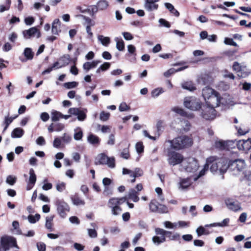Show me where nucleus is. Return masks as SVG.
<instances>
[{"mask_svg":"<svg viewBox=\"0 0 251 251\" xmlns=\"http://www.w3.org/2000/svg\"><path fill=\"white\" fill-rule=\"evenodd\" d=\"M226 203L229 209L234 211H237L241 208L240 203L237 201L228 199L226 201Z\"/></svg>","mask_w":251,"mask_h":251,"instance_id":"obj_13","label":"nucleus"},{"mask_svg":"<svg viewBox=\"0 0 251 251\" xmlns=\"http://www.w3.org/2000/svg\"><path fill=\"white\" fill-rule=\"evenodd\" d=\"M61 139L64 142L68 143L71 142L72 138L69 135L67 134L66 133H64L61 138Z\"/></svg>","mask_w":251,"mask_h":251,"instance_id":"obj_59","label":"nucleus"},{"mask_svg":"<svg viewBox=\"0 0 251 251\" xmlns=\"http://www.w3.org/2000/svg\"><path fill=\"white\" fill-rule=\"evenodd\" d=\"M190 178L187 177L180 179L179 185L182 189H186L190 187L192 184Z\"/></svg>","mask_w":251,"mask_h":251,"instance_id":"obj_25","label":"nucleus"},{"mask_svg":"<svg viewBox=\"0 0 251 251\" xmlns=\"http://www.w3.org/2000/svg\"><path fill=\"white\" fill-rule=\"evenodd\" d=\"M98 8L100 10L106 9L109 6L108 2L106 0H100L97 3Z\"/></svg>","mask_w":251,"mask_h":251,"instance_id":"obj_36","label":"nucleus"},{"mask_svg":"<svg viewBox=\"0 0 251 251\" xmlns=\"http://www.w3.org/2000/svg\"><path fill=\"white\" fill-rule=\"evenodd\" d=\"M54 217V215L50 216V217H47L46 218V227L49 229L50 231H53L52 228V221L53 220V218Z\"/></svg>","mask_w":251,"mask_h":251,"instance_id":"obj_33","label":"nucleus"},{"mask_svg":"<svg viewBox=\"0 0 251 251\" xmlns=\"http://www.w3.org/2000/svg\"><path fill=\"white\" fill-rule=\"evenodd\" d=\"M55 205L58 214L61 218H65L67 216V212L70 210L69 205L64 201L60 200L56 201Z\"/></svg>","mask_w":251,"mask_h":251,"instance_id":"obj_9","label":"nucleus"},{"mask_svg":"<svg viewBox=\"0 0 251 251\" xmlns=\"http://www.w3.org/2000/svg\"><path fill=\"white\" fill-rule=\"evenodd\" d=\"M167 142L170 143L171 148L175 151H179L191 147L193 144L192 138L187 135L178 136Z\"/></svg>","mask_w":251,"mask_h":251,"instance_id":"obj_3","label":"nucleus"},{"mask_svg":"<svg viewBox=\"0 0 251 251\" xmlns=\"http://www.w3.org/2000/svg\"><path fill=\"white\" fill-rule=\"evenodd\" d=\"M24 37L26 39H29L35 36L37 38L41 37V34L40 30L36 27H32L27 30L23 31Z\"/></svg>","mask_w":251,"mask_h":251,"instance_id":"obj_11","label":"nucleus"},{"mask_svg":"<svg viewBox=\"0 0 251 251\" xmlns=\"http://www.w3.org/2000/svg\"><path fill=\"white\" fill-rule=\"evenodd\" d=\"M27 218L30 223L34 224L40 220V215L38 213L35 215H29Z\"/></svg>","mask_w":251,"mask_h":251,"instance_id":"obj_39","label":"nucleus"},{"mask_svg":"<svg viewBox=\"0 0 251 251\" xmlns=\"http://www.w3.org/2000/svg\"><path fill=\"white\" fill-rule=\"evenodd\" d=\"M108 206L112 209V213L114 215H118L122 211V208L116 204H113L108 201Z\"/></svg>","mask_w":251,"mask_h":251,"instance_id":"obj_24","label":"nucleus"},{"mask_svg":"<svg viewBox=\"0 0 251 251\" xmlns=\"http://www.w3.org/2000/svg\"><path fill=\"white\" fill-rule=\"evenodd\" d=\"M138 192L133 189H131L128 193V198L131 199L134 202H138L139 201Z\"/></svg>","mask_w":251,"mask_h":251,"instance_id":"obj_26","label":"nucleus"},{"mask_svg":"<svg viewBox=\"0 0 251 251\" xmlns=\"http://www.w3.org/2000/svg\"><path fill=\"white\" fill-rule=\"evenodd\" d=\"M24 54L27 60H31L34 57V52L31 48H26L25 49Z\"/></svg>","mask_w":251,"mask_h":251,"instance_id":"obj_34","label":"nucleus"},{"mask_svg":"<svg viewBox=\"0 0 251 251\" xmlns=\"http://www.w3.org/2000/svg\"><path fill=\"white\" fill-rule=\"evenodd\" d=\"M29 182L26 188L27 190H30L35 185L36 181V176L34 170L32 168L29 170Z\"/></svg>","mask_w":251,"mask_h":251,"instance_id":"obj_16","label":"nucleus"},{"mask_svg":"<svg viewBox=\"0 0 251 251\" xmlns=\"http://www.w3.org/2000/svg\"><path fill=\"white\" fill-rule=\"evenodd\" d=\"M88 234L90 237L91 238H96L98 236V233L97 231L95 229H88Z\"/></svg>","mask_w":251,"mask_h":251,"instance_id":"obj_56","label":"nucleus"},{"mask_svg":"<svg viewBox=\"0 0 251 251\" xmlns=\"http://www.w3.org/2000/svg\"><path fill=\"white\" fill-rule=\"evenodd\" d=\"M245 168V162L243 160L235 159L229 160L228 170L231 172L233 176H239Z\"/></svg>","mask_w":251,"mask_h":251,"instance_id":"obj_4","label":"nucleus"},{"mask_svg":"<svg viewBox=\"0 0 251 251\" xmlns=\"http://www.w3.org/2000/svg\"><path fill=\"white\" fill-rule=\"evenodd\" d=\"M78 83L75 81L68 82L64 83L63 86L67 89H72L76 87Z\"/></svg>","mask_w":251,"mask_h":251,"instance_id":"obj_42","label":"nucleus"},{"mask_svg":"<svg viewBox=\"0 0 251 251\" xmlns=\"http://www.w3.org/2000/svg\"><path fill=\"white\" fill-rule=\"evenodd\" d=\"M24 133V131L21 128H15L11 133V136L13 138H20Z\"/></svg>","mask_w":251,"mask_h":251,"instance_id":"obj_31","label":"nucleus"},{"mask_svg":"<svg viewBox=\"0 0 251 251\" xmlns=\"http://www.w3.org/2000/svg\"><path fill=\"white\" fill-rule=\"evenodd\" d=\"M123 35L124 36V38L126 40H131L133 39V36L129 32H123Z\"/></svg>","mask_w":251,"mask_h":251,"instance_id":"obj_63","label":"nucleus"},{"mask_svg":"<svg viewBox=\"0 0 251 251\" xmlns=\"http://www.w3.org/2000/svg\"><path fill=\"white\" fill-rule=\"evenodd\" d=\"M82 16L83 17V19L85 20V22L86 23V24L87 25H90V26L94 25L95 22L94 21H93L91 18H90L89 17L85 16Z\"/></svg>","mask_w":251,"mask_h":251,"instance_id":"obj_58","label":"nucleus"},{"mask_svg":"<svg viewBox=\"0 0 251 251\" xmlns=\"http://www.w3.org/2000/svg\"><path fill=\"white\" fill-rule=\"evenodd\" d=\"M209 166V163H207V162L206 161L203 169L200 172L198 176L201 177L203 176L205 174V171L208 170Z\"/></svg>","mask_w":251,"mask_h":251,"instance_id":"obj_57","label":"nucleus"},{"mask_svg":"<svg viewBox=\"0 0 251 251\" xmlns=\"http://www.w3.org/2000/svg\"><path fill=\"white\" fill-rule=\"evenodd\" d=\"M174 111L182 117L189 118H192L193 117V114H188L186 111L181 108L175 107L174 109Z\"/></svg>","mask_w":251,"mask_h":251,"instance_id":"obj_27","label":"nucleus"},{"mask_svg":"<svg viewBox=\"0 0 251 251\" xmlns=\"http://www.w3.org/2000/svg\"><path fill=\"white\" fill-rule=\"evenodd\" d=\"M62 114L56 110H52L51 112V120L52 122L58 121L61 118Z\"/></svg>","mask_w":251,"mask_h":251,"instance_id":"obj_32","label":"nucleus"},{"mask_svg":"<svg viewBox=\"0 0 251 251\" xmlns=\"http://www.w3.org/2000/svg\"><path fill=\"white\" fill-rule=\"evenodd\" d=\"M159 0H146L145 3V7L149 11H151L157 10L158 7V4L155 2H158Z\"/></svg>","mask_w":251,"mask_h":251,"instance_id":"obj_14","label":"nucleus"},{"mask_svg":"<svg viewBox=\"0 0 251 251\" xmlns=\"http://www.w3.org/2000/svg\"><path fill=\"white\" fill-rule=\"evenodd\" d=\"M202 110L201 116L206 120H211L216 117V111L212 107L203 105L201 108Z\"/></svg>","mask_w":251,"mask_h":251,"instance_id":"obj_10","label":"nucleus"},{"mask_svg":"<svg viewBox=\"0 0 251 251\" xmlns=\"http://www.w3.org/2000/svg\"><path fill=\"white\" fill-rule=\"evenodd\" d=\"M80 109L78 108H70L68 113L72 115H77Z\"/></svg>","mask_w":251,"mask_h":251,"instance_id":"obj_64","label":"nucleus"},{"mask_svg":"<svg viewBox=\"0 0 251 251\" xmlns=\"http://www.w3.org/2000/svg\"><path fill=\"white\" fill-rule=\"evenodd\" d=\"M144 147L142 142H137L136 144V150L138 153H141L144 151Z\"/></svg>","mask_w":251,"mask_h":251,"instance_id":"obj_46","label":"nucleus"},{"mask_svg":"<svg viewBox=\"0 0 251 251\" xmlns=\"http://www.w3.org/2000/svg\"><path fill=\"white\" fill-rule=\"evenodd\" d=\"M121 157L126 159H128L130 158V155L129 153V151L128 149H124L123 151L121 153L120 155Z\"/></svg>","mask_w":251,"mask_h":251,"instance_id":"obj_41","label":"nucleus"},{"mask_svg":"<svg viewBox=\"0 0 251 251\" xmlns=\"http://www.w3.org/2000/svg\"><path fill=\"white\" fill-rule=\"evenodd\" d=\"M110 117V114L108 112L102 111L100 114V119L102 121H106Z\"/></svg>","mask_w":251,"mask_h":251,"instance_id":"obj_45","label":"nucleus"},{"mask_svg":"<svg viewBox=\"0 0 251 251\" xmlns=\"http://www.w3.org/2000/svg\"><path fill=\"white\" fill-rule=\"evenodd\" d=\"M18 115H16L13 117H9V116L5 117L4 121V124L5 125V126L4 127L3 131L7 129L8 127L9 126V125L13 122V121L16 119Z\"/></svg>","mask_w":251,"mask_h":251,"instance_id":"obj_35","label":"nucleus"},{"mask_svg":"<svg viewBox=\"0 0 251 251\" xmlns=\"http://www.w3.org/2000/svg\"><path fill=\"white\" fill-rule=\"evenodd\" d=\"M183 104L187 108L193 110H199L202 108V103L195 97H187L184 99Z\"/></svg>","mask_w":251,"mask_h":251,"instance_id":"obj_6","label":"nucleus"},{"mask_svg":"<svg viewBox=\"0 0 251 251\" xmlns=\"http://www.w3.org/2000/svg\"><path fill=\"white\" fill-rule=\"evenodd\" d=\"M16 246V240L14 237L3 236L0 238V251H7Z\"/></svg>","mask_w":251,"mask_h":251,"instance_id":"obj_7","label":"nucleus"},{"mask_svg":"<svg viewBox=\"0 0 251 251\" xmlns=\"http://www.w3.org/2000/svg\"><path fill=\"white\" fill-rule=\"evenodd\" d=\"M112 183V180L108 177H104L102 179V183L105 187H109V185H110Z\"/></svg>","mask_w":251,"mask_h":251,"instance_id":"obj_61","label":"nucleus"},{"mask_svg":"<svg viewBox=\"0 0 251 251\" xmlns=\"http://www.w3.org/2000/svg\"><path fill=\"white\" fill-rule=\"evenodd\" d=\"M215 147L216 148L219 149L220 150H224L226 148V144L224 141H219L218 142H216Z\"/></svg>","mask_w":251,"mask_h":251,"instance_id":"obj_44","label":"nucleus"},{"mask_svg":"<svg viewBox=\"0 0 251 251\" xmlns=\"http://www.w3.org/2000/svg\"><path fill=\"white\" fill-rule=\"evenodd\" d=\"M99 39L100 41L101 44L105 46H107L109 44L110 42V38L108 37H104L103 36H100L99 37Z\"/></svg>","mask_w":251,"mask_h":251,"instance_id":"obj_43","label":"nucleus"},{"mask_svg":"<svg viewBox=\"0 0 251 251\" xmlns=\"http://www.w3.org/2000/svg\"><path fill=\"white\" fill-rule=\"evenodd\" d=\"M61 22L59 19H55L52 24L51 32L54 35H59L61 32Z\"/></svg>","mask_w":251,"mask_h":251,"instance_id":"obj_15","label":"nucleus"},{"mask_svg":"<svg viewBox=\"0 0 251 251\" xmlns=\"http://www.w3.org/2000/svg\"><path fill=\"white\" fill-rule=\"evenodd\" d=\"M59 60L63 62V64L59 67H57L58 68H60L68 65L69 62L71 61V58H70V55L67 54H64L63 56L60 57Z\"/></svg>","mask_w":251,"mask_h":251,"instance_id":"obj_29","label":"nucleus"},{"mask_svg":"<svg viewBox=\"0 0 251 251\" xmlns=\"http://www.w3.org/2000/svg\"><path fill=\"white\" fill-rule=\"evenodd\" d=\"M224 43L226 45H231L235 47L237 46V43L233 41L232 39L228 37H226L225 39Z\"/></svg>","mask_w":251,"mask_h":251,"instance_id":"obj_51","label":"nucleus"},{"mask_svg":"<svg viewBox=\"0 0 251 251\" xmlns=\"http://www.w3.org/2000/svg\"><path fill=\"white\" fill-rule=\"evenodd\" d=\"M182 87L183 89L190 91H194L197 89L195 84L192 81L185 82L182 84Z\"/></svg>","mask_w":251,"mask_h":251,"instance_id":"obj_28","label":"nucleus"},{"mask_svg":"<svg viewBox=\"0 0 251 251\" xmlns=\"http://www.w3.org/2000/svg\"><path fill=\"white\" fill-rule=\"evenodd\" d=\"M56 189L59 192H62L66 188V184L62 182L57 184L56 186Z\"/></svg>","mask_w":251,"mask_h":251,"instance_id":"obj_55","label":"nucleus"},{"mask_svg":"<svg viewBox=\"0 0 251 251\" xmlns=\"http://www.w3.org/2000/svg\"><path fill=\"white\" fill-rule=\"evenodd\" d=\"M174 150L171 146L167 150L168 163L172 166H175L181 163L184 160L182 154Z\"/></svg>","mask_w":251,"mask_h":251,"instance_id":"obj_5","label":"nucleus"},{"mask_svg":"<svg viewBox=\"0 0 251 251\" xmlns=\"http://www.w3.org/2000/svg\"><path fill=\"white\" fill-rule=\"evenodd\" d=\"M71 199L73 203L75 205H84L85 204L84 200H83L77 193L72 195L71 197Z\"/></svg>","mask_w":251,"mask_h":251,"instance_id":"obj_19","label":"nucleus"},{"mask_svg":"<svg viewBox=\"0 0 251 251\" xmlns=\"http://www.w3.org/2000/svg\"><path fill=\"white\" fill-rule=\"evenodd\" d=\"M164 122L162 120H159L156 124V128L158 132H159L162 130L164 127L163 126Z\"/></svg>","mask_w":251,"mask_h":251,"instance_id":"obj_60","label":"nucleus"},{"mask_svg":"<svg viewBox=\"0 0 251 251\" xmlns=\"http://www.w3.org/2000/svg\"><path fill=\"white\" fill-rule=\"evenodd\" d=\"M202 96L205 101L206 106L215 108L223 104L224 99L220 94L209 87H205L202 91Z\"/></svg>","mask_w":251,"mask_h":251,"instance_id":"obj_1","label":"nucleus"},{"mask_svg":"<svg viewBox=\"0 0 251 251\" xmlns=\"http://www.w3.org/2000/svg\"><path fill=\"white\" fill-rule=\"evenodd\" d=\"M37 247L39 251H46V245L43 243H37Z\"/></svg>","mask_w":251,"mask_h":251,"instance_id":"obj_62","label":"nucleus"},{"mask_svg":"<svg viewBox=\"0 0 251 251\" xmlns=\"http://www.w3.org/2000/svg\"><path fill=\"white\" fill-rule=\"evenodd\" d=\"M25 23L27 25H31L35 21V19L32 16H28L25 18Z\"/></svg>","mask_w":251,"mask_h":251,"instance_id":"obj_53","label":"nucleus"},{"mask_svg":"<svg viewBox=\"0 0 251 251\" xmlns=\"http://www.w3.org/2000/svg\"><path fill=\"white\" fill-rule=\"evenodd\" d=\"M65 127L64 125L60 123H51L48 127V129L50 132L53 131H60L62 130Z\"/></svg>","mask_w":251,"mask_h":251,"instance_id":"obj_17","label":"nucleus"},{"mask_svg":"<svg viewBox=\"0 0 251 251\" xmlns=\"http://www.w3.org/2000/svg\"><path fill=\"white\" fill-rule=\"evenodd\" d=\"M163 91L162 88H156L154 89L151 92V95L153 97H156L158 96L160 94L162 93Z\"/></svg>","mask_w":251,"mask_h":251,"instance_id":"obj_49","label":"nucleus"},{"mask_svg":"<svg viewBox=\"0 0 251 251\" xmlns=\"http://www.w3.org/2000/svg\"><path fill=\"white\" fill-rule=\"evenodd\" d=\"M108 156L104 153L100 154L98 157V161L95 162L96 165H104L106 164Z\"/></svg>","mask_w":251,"mask_h":251,"instance_id":"obj_30","label":"nucleus"},{"mask_svg":"<svg viewBox=\"0 0 251 251\" xmlns=\"http://www.w3.org/2000/svg\"><path fill=\"white\" fill-rule=\"evenodd\" d=\"M83 137V132L81 129H79L78 131H76L74 134V139L75 140H80Z\"/></svg>","mask_w":251,"mask_h":251,"instance_id":"obj_48","label":"nucleus"},{"mask_svg":"<svg viewBox=\"0 0 251 251\" xmlns=\"http://www.w3.org/2000/svg\"><path fill=\"white\" fill-rule=\"evenodd\" d=\"M130 107L126 102H122L119 106V109L120 111H127L130 109Z\"/></svg>","mask_w":251,"mask_h":251,"instance_id":"obj_52","label":"nucleus"},{"mask_svg":"<svg viewBox=\"0 0 251 251\" xmlns=\"http://www.w3.org/2000/svg\"><path fill=\"white\" fill-rule=\"evenodd\" d=\"M150 210L152 212L161 214L167 213L168 212V207L164 204H160L156 199H152L149 203Z\"/></svg>","mask_w":251,"mask_h":251,"instance_id":"obj_8","label":"nucleus"},{"mask_svg":"<svg viewBox=\"0 0 251 251\" xmlns=\"http://www.w3.org/2000/svg\"><path fill=\"white\" fill-rule=\"evenodd\" d=\"M128 198L126 196L121 198H112L109 200L110 202L113 204H116L120 206L125 202L126 201Z\"/></svg>","mask_w":251,"mask_h":251,"instance_id":"obj_22","label":"nucleus"},{"mask_svg":"<svg viewBox=\"0 0 251 251\" xmlns=\"http://www.w3.org/2000/svg\"><path fill=\"white\" fill-rule=\"evenodd\" d=\"M17 181V177L12 175H9L7 176L6 182L10 185H13Z\"/></svg>","mask_w":251,"mask_h":251,"instance_id":"obj_40","label":"nucleus"},{"mask_svg":"<svg viewBox=\"0 0 251 251\" xmlns=\"http://www.w3.org/2000/svg\"><path fill=\"white\" fill-rule=\"evenodd\" d=\"M110 168H114L115 167V160L114 157L109 158L108 157L106 164Z\"/></svg>","mask_w":251,"mask_h":251,"instance_id":"obj_50","label":"nucleus"},{"mask_svg":"<svg viewBox=\"0 0 251 251\" xmlns=\"http://www.w3.org/2000/svg\"><path fill=\"white\" fill-rule=\"evenodd\" d=\"M87 141L91 144L97 146L100 144V140L96 135L90 133L87 137Z\"/></svg>","mask_w":251,"mask_h":251,"instance_id":"obj_21","label":"nucleus"},{"mask_svg":"<svg viewBox=\"0 0 251 251\" xmlns=\"http://www.w3.org/2000/svg\"><path fill=\"white\" fill-rule=\"evenodd\" d=\"M77 116V119L80 121H83L86 118V113L84 111H83L81 110H80L79 111Z\"/></svg>","mask_w":251,"mask_h":251,"instance_id":"obj_47","label":"nucleus"},{"mask_svg":"<svg viewBox=\"0 0 251 251\" xmlns=\"http://www.w3.org/2000/svg\"><path fill=\"white\" fill-rule=\"evenodd\" d=\"M241 175L242 176L240 177V180L241 181H246L248 185H250L251 183V171L244 170Z\"/></svg>","mask_w":251,"mask_h":251,"instance_id":"obj_20","label":"nucleus"},{"mask_svg":"<svg viewBox=\"0 0 251 251\" xmlns=\"http://www.w3.org/2000/svg\"><path fill=\"white\" fill-rule=\"evenodd\" d=\"M116 48L119 51H123L125 50V43L121 38H116Z\"/></svg>","mask_w":251,"mask_h":251,"instance_id":"obj_38","label":"nucleus"},{"mask_svg":"<svg viewBox=\"0 0 251 251\" xmlns=\"http://www.w3.org/2000/svg\"><path fill=\"white\" fill-rule=\"evenodd\" d=\"M239 150L247 152L251 149V138L247 140H240L236 143Z\"/></svg>","mask_w":251,"mask_h":251,"instance_id":"obj_12","label":"nucleus"},{"mask_svg":"<svg viewBox=\"0 0 251 251\" xmlns=\"http://www.w3.org/2000/svg\"><path fill=\"white\" fill-rule=\"evenodd\" d=\"M103 194L105 196L109 197L112 195L113 191L109 187H105L103 192Z\"/></svg>","mask_w":251,"mask_h":251,"instance_id":"obj_54","label":"nucleus"},{"mask_svg":"<svg viewBox=\"0 0 251 251\" xmlns=\"http://www.w3.org/2000/svg\"><path fill=\"white\" fill-rule=\"evenodd\" d=\"M100 62V60H94L92 62H86L83 64V68L84 70L88 71L90 69L95 68Z\"/></svg>","mask_w":251,"mask_h":251,"instance_id":"obj_23","label":"nucleus"},{"mask_svg":"<svg viewBox=\"0 0 251 251\" xmlns=\"http://www.w3.org/2000/svg\"><path fill=\"white\" fill-rule=\"evenodd\" d=\"M166 237L169 238L170 240H178L180 238V235L178 233L173 234L172 232L166 231L165 235Z\"/></svg>","mask_w":251,"mask_h":251,"instance_id":"obj_37","label":"nucleus"},{"mask_svg":"<svg viewBox=\"0 0 251 251\" xmlns=\"http://www.w3.org/2000/svg\"><path fill=\"white\" fill-rule=\"evenodd\" d=\"M207 162L210 165V170L212 172L219 171L223 174L228 170L229 159L227 158L210 156L207 158Z\"/></svg>","mask_w":251,"mask_h":251,"instance_id":"obj_2","label":"nucleus"},{"mask_svg":"<svg viewBox=\"0 0 251 251\" xmlns=\"http://www.w3.org/2000/svg\"><path fill=\"white\" fill-rule=\"evenodd\" d=\"M232 69L237 73V75L239 77H245L246 76V74L245 72H242L243 68L238 62H234L233 63Z\"/></svg>","mask_w":251,"mask_h":251,"instance_id":"obj_18","label":"nucleus"}]
</instances>
